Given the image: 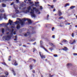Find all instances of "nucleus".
<instances>
[{"instance_id": "nucleus-14", "label": "nucleus", "mask_w": 77, "mask_h": 77, "mask_svg": "<svg viewBox=\"0 0 77 77\" xmlns=\"http://www.w3.org/2000/svg\"><path fill=\"white\" fill-rule=\"evenodd\" d=\"M27 34H26L24 35V36H27L30 35V33H29V32H27Z\"/></svg>"}, {"instance_id": "nucleus-54", "label": "nucleus", "mask_w": 77, "mask_h": 77, "mask_svg": "<svg viewBox=\"0 0 77 77\" xmlns=\"http://www.w3.org/2000/svg\"><path fill=\"white\" fill-rule=\"evenodd\" d=\"M55 11H56V9H54L53 10V12H55Z\"/></svg>"}, {"instance_id": "nucleus-7", "label": "nucleus", "mask_w": 77, "mask_h": 77, "mask_svg": "<svg viewBox=\"0 0 77 77\" xmlns=\"http://www.w3.org/2000/svg\"><path fill=\"white\" fill-rule=\"evenodd\" d=\"M41 47L44 48V49L45 51L47 52H48V53H50L48 51V50H47V49H46L45 48V47H44L43 45H41Z\"/></svg>"}, {"instance_id": "nucleus-56", "label": "nucleus", "mask_w": 77, "mask_h": 77, "mask_svg": "<svg viewBox=\"0 0 77 77\" xmlns=\"http://www.w3.org/2000/svg\"><path fill=\"white\" fill-rule=\"evenodd\" d=\"M14 3V2H12V3H11V5H13Z\"/></svg>"}, {"instance_id": "nucleus-46", "label": "nucleus", "mask_w": 77, "mask_h": 77, "mask_svg": "<svg viewBox=\"0 0 77 77\" xmlns=\"http://www.w3.org/2000/svg\"><path fill=\"white\" fill-rule=\"evenodd\" d=\"M29 3L30 4H33V2H29Z\"/></svg>"}, {"instance_id": "nucleus-60", "label": "nucleus", "mask_w": 77, "mask_h": 77, "mask_svg": "<svg viewBox=\"0 0 77 77\" xmlns=\"http://www.w3.org/2000/svg\"><path fill=\"white\" fill-rule=\"evenodd\" d=\"M40 9H42V6L41 7H40Z\"/></svg>"}, {"instance_id": "nucleus-53", "label": "nucleus", "mask_w": 77, "mask_h": 77, "mask_svg": "<svg viewBox=\"0 0 77 77\" xmlns=\"http://www.w3.org/2000/svg\"><path fill=\"white\" fill-rule=\"evenodd\" d=\"M36 42H35L34 43H33V44H33V45H35V44H36Z\"/></svg>"}, {"instance_id": "nucleus-39", "label": "nucleus", "mask_w": 77, "mask_h": 77, "mask_svg": "<svg viewBox=\"0 0 77 77\" xmlns=\"http://www.w3.org/2000/svg\"><path fill=\"white\" fill-rule=\"evenodd\" d=\"M35 31H33L32 32V34H33L34 33H35Z\"/></svg>"}, {"instance_id": "nucleus-52", "label": "nucleus", "mask_w": 77, "mask_h": 77, "mask_svg": "<svg viewBox=\"0 0 77 77\" xmlns=\"http://www.w3.org/2000/svg\"><path fill=\"white\" fill-rule=\"evenodd\" d=\"M39 3V2H35V4H38Z\"/></svg>"}, {"instance_id": "nucleus-16", "label": "nucleus", "mask_w": 77, "mask_h": 77, "mask_svg": "<svg viewBox=\"0 0 77 77\" xmlns=\"http://www.w3.org/2000/svg\"><path fill=\"white\" fill-rule=\"evenodd\" d=\"M0 12H4V10L3 8H2V9H0Z\"/></svg>"}, {"instance_id": "nucleus-55", "label": "nucleus", "mask_w": 77, "mask_h": 77, "mask_svg": "<svg viewBox=\"0 0 77 77\" xmlns=\"http://www.w3.org/2000/svg\"><path fill=\"white\" fill-rule=\"evenodd\" d=\"M9 33V32H7L6 33L7 35H8Z\"/></svg>"}, {"instance_id": "nucleus-6", "label": "nucleus", "mask_w": 77, "mask_h": 77, "mask_svg": "<svg viewBox=\"0 0 77 77\" xmlns=\"http://www.w3.org/2000/svg\"><path fill=\"white\" fill-rule=\"evenodd\" d=\"M72 40H70V42H69L70 44H75V43H76V40H73V41L72 42Z\"/></svg>"}, {"instance_id": "nucleus-21", "label": "nucleus", "mask_w": 77, "mask_h": 77, "mask_svg": "<svg viewBox=\"0 0 77 77\" xmlns=\"http://www.w3.org/2000/svg\"><path fill=\"white\" fill-rule=\"evenodd\" d=\"M2 5L3 7H5L6 6V4H5L4 3H2Z\"/></svg>"}, {"instance_id": "nucleus-13", "label": "nucleus", "mask_w": 77, "mask_h": 77, "mask_svg": "<svg viewBox=\"0 0 77 77\" xmlns=\"http://www.w3.org/2000/svg\"><path fill=\"white\" fill-rule=\"evenodd\" d=\"M14 8L16 10H15V11L17 13V14H18L19 12V10H17V8H16V7H14Z\"/></svg>"}, {"instance_id": "nucleus-59", "label": "nucleus", "mask_w": 77, "mask_h": 77, "mask_svg": "<svg viewBox=\"0 0 77 77\" xmlns=\"http://www.w3.org/2000/svg\"><path fill=\"white\" fill-rule=\"evenodd\" d=\"M13 33H14V35H15V34H16V32H14Z\"/></svg>"}, {"instance_id": "nucleus-37", "label": "nucleus", "mask_w": 77, "mask_h": 77, "mask_svg": "<svg viewBox=\"0 0 77 77\" xmlns=\"http://www.w3.org/2000/svg\"><path fill=\"white\" fill-rule=\"evenodd\" d=\"M73 54L74 56H77V53H74Z\"/></svg>"}, {"instance_id": "nucleus-23", "label": "nucleus", "mask_w": 77, "mask_h": 77, "mask_svg": "<svg viewBox=\"0 0 77 77\" xmlns=\"http://www.w3.org/2000/svg\"><path fill=\"white\" fill-rule=\"evenodd\" d=\"M12 72L13 73V74H14V75H16V74L14 69H12Z\"/></svg>"}, {"instance_id": "nucleus-9", "label": "nucleus", "mask_w": 77, "mask_h": 77, "mask_svg": "<svg viewBox=\"0 0 77 77\" xmlns=\"http://www.w3.org/2000/svg\"><path fill=\"white\" fill-rule=\"evenodd\" d=\"M58 12L59 16H61L62 15V13L61 12L60 10H58Z\"/></svg>"}, {"instance_id": "nucleus-34", "label": "nucleus", "mask_w": 77, "mask_h": 77, "mask_svg": "<svg viewBox=\"0 0 77 77\" xmlns=\"http://www.w3.org/2000/svg\"><path fill=\"white\" fill-rule=\"evenodd\" d=\"M54 75H51V74H50L49 75V77H52L54 76Z\"/></svg>"}, {"instance_id": "nucleus-28", "label": "nucleus", "mask_w": 77, "mask_h": 77, "mask_svg": "<svg viewBox=\"0 0 77 77\" xmlns=\"http://www.w3.org/2000/svg\"><path fill=\"white\" fill-rule=\"evenodd\" d=\"M72 64L71 63H68V64H67V66H72Z\"/></svg>"}, {"instance_id": "nucleus-17", "label": "nucleus", "mask_w": 77, "mask_h": 77, "mask_svg": "<svg viewBox=\"0 0 77 77\" xmlns=\"http://www.w3.org/2000/svg\"><path fill=\"white\" fill-rule=\"evenodd\" d=\"M49 44L50 45H51V46H52L53 47L55 46V45H54L53 44H52V43H51V42H49Z\"/></svg>"}, {"instance_id": "nucleus-18", "label": "nucleus", "mask_w": 77, "mask_h": 77, "mask_svg": "<svg viewBox=\"0 0 77 77\" xmlns=\"http://www.w3.org/2000/svg\"><path fill=\"white\" fill-rule=\"evenodd\" d=\"M48 6H50V7H51V8H54V5H49L48 4Z\"/></svg>"}, {"instance_id": "nucleus-63", "label": "nucleus", "mask_w": 77, "mask_h": 77, "mask_svg": "<svg viewBox=\"0 0 77 77\" xmlns=\"http://www.w3.org/2000/svg\"><path fill=\"white\" fill-rule=\"evenodd\" d=\"M75 47H73V49H75Z\"/></svg>"}, {"instance_id": "nucleus-25", "label": "nucleus", "mask_w": 77, "mask_h": 77, "mask_svg": "<svg viewBox=\"0 0 77 77\" xmlns=\"http://www.w3.org/2000/svg\"><path fill=\"white\" fill-rule=\"evenodd\" d=\"M4 19H7V16H6V15L5 14H4Z\"/></svg>"}, {"instance_id": "nucleus-64", "label": "nucleus", "mask_w": 77, "mask_h": 77, "mask_svg": "<svg viewBox=\"0 0 77 77\" xmlns=\"http://www.w3.org/2000/svg\"><path fill=\"white\" fill-rule=\"evenodd\" d=\"M20 46H21V44H19Z\"/></svg>"}, {"instance_id": "nucleus-15", "label": "nucleus", "mask_w": 77, "mask_h": 77, "mask_svg": "<svg viewBox=\"0 0 77 77\" xmlns=\"http://www.w3.org/2000/svg\"><path fill=\"white\" fill-rule=\"evenodd\" d=\"M20 24H17V29H20Z\"/></svg>"}, {"instance_id": "nucleus-2", "label": "nucleus", "mask_w": 77, "mask_h": 77, "mask_svg": "<svg viewBox=\"0 0 77 77\" xmlns=\"http://www.w3.org/2000/svg\"><path fill=\"white\" fill-rule=\"evenodd\" d=\"M17 19L20 20V23L21 26H23L24 24L25 23V21H26V20H27L28 21V23L29 24H31L32 23L31 20L29 19L24 18L22 20L21 19H20L19 18H17Z\"/></svg>"}, {"instance_id": "nucleus-27", "label": "nucleus", "mask_w": 77, "mask_h": 77, "mask_svg": "<svg viewBox=\"0 0 77 77\" xmlns=\"http://www.w3.org/2000/svg\"><path fill=\"white\" fill-rule=\"evenodd\" d=\"M75 7V6H72L71 7H70V8L71 9H73V8H74Z\"/></svg>"}, {"instance_id": "nucleus-44", "label": "nucleus", "mask_w": 77, "mask_h": 77, "mask_svg": "<svg viewBox=\"0 0 77 77\" xmlns=\"http://www.w3.org/2000/svg\"><path fill=\"white\" fill-rule=\"evenodd\" d=\"M0 77H7V76H4V75H2V76H1Z\"/></svg>"}, {"instance_id": "nucleus-22", "label": "nucleus", "mask_w": 77, "mask_h": 77, "mask_svg": "<svg viewBox=\"0 0 77 77\" xmlns=\"http://www.w3.org/2000/svg\"><path fill=\"white\" fill-rule=\"evenodd\" d=\"M14 23L16 24H18L20 23V22L19 21H16V22H14Z\"/></svg>"}, {"instance_id": "nucleus-42", "label": "nucleus", "mask_w": 77, "mask_h": 77, "mask_svg": "<svg viewBox=\"0 0 77 77\" xmlns=\"http://www.w3.org/2000/svg\"><path fill=\"white\" fill-rule=\"evenodd\" d=\"M33 50H34V51H33V52H34L35 51H36V49H35V48H34Z\"/></svg>"}, {"instance_id": "nucleus-29", "label": "nucleus", "mask_w": 77, "mask_h": 77, "mask_svg": "<svg viewBox=\"0 0 77 77\" xmlns=\"http://www.w3.org/2000/svg\"><path fill=\"white\" fill-rule=\"evenodd\" d=\"M15 39H14V40L15 41H16V40H17V35H16L15 36Z\"/></svg>"}, {"instance_id": "nucleus-43", "label": "nucleus", "mask_w": 77, "mask_h": 77, "mask_svg": "<svg viewBox=\"0 0 77 77\" xmlns=\"http://www.w3.org/2000/svg\"><path fill=\"white\" fill-rule=\"evenodd\" d=\"M54 57H57V54H54Z\"/></svg>"}, {"instance_id": "nucleus-58", "label": "nucleus", "mask_w": 77, "mask_h": 77, "mask_svg": "<svg viewBox=\"0 0 77 77\" xmlns=\"http://www.w3.org/2000/svg\"><path fill=\"white\" fill-rule=\"evenodd\" d=\"M23 47H26V45H23Z\"/></svg>"}, {"instance_id": "nucleus-20", "label": "nucleus", "mask_w": 77, "mask_h": 77, "mask_svg": "<svg viewBox=\"0 0 77 77\" xmlns=\"http://www.w3.org/2000/svg\"><path fill=\"white\" fill-rule=\"evenodd\" d=\"M69 3H66L65 4V5L64 6L65 7H66L67 6H69Z\"/></svg>"}, {"instance_id": "nucleus-49", "label": "nucleus", "mask_w": 77, "mask_h": 77, "mask_svg": "<svg viewBox=\"0 0 77 77\" xmlns=\"http://www.w3.org/2000/svg\"><path fill=\"white\" fill-rule=\"evenodd\" d=\"M32 72H33V73H35V70L34 69H33V70L32 71Z\"/></svg>"}, {"instance_id": "nucleus-31", "label": "nucleus", "mask_w": 77, "mask_h": 77, "mask_svg": "<svg viewBox=\"0 0 77 77\" xmlns=\"http://www.w3.org/2000/svg\"><path fill=\"white\" fill-rule=\"evenodd\" d=\"M40 44H41V45H42L43 42H42V40H41L40 41Z\"/></svg>"}, {"instance_id": "nucleus-51", "label": "nucleus", "mask_w": 77, "mask_h": 77, "mask_svg": "<svg viewBox=\"0 0 77 77\" xmlns=\"http://www.w3.org/2000/svg\"><path fill=\"white\" fill-rule=\"evenodd\" d=\"M33 61H34V62H36V61L35 60H34V59H33Z\"/></svg>"}, {"instance_id": "nucleus-57", "label": "nucleus", "mask_w": 77, "mask_h": 77, "mask_svg": "<svg viewBox=\"0 0 77 77\" xmlns=\"http://www.w3.org/2000/svg\"><path fill=\"white\" fill-rule=\"evenodd\" d=\"M54 2H56V0H53Z\"/></svg>"}, {"instance_id": "nucleus-38", "label": "nucleus", "mask_w": 77, "mask_h": 77, "mask_svg": "<svg viewBox=\"0 0 77 77\" xmlns=\"http://www.w3.org/2000/svg\"><path fill=\"white\" fill-rule=\"evenodd\" d=\"M49 17V15L48 14L47 15V19H48Z\"/></svg>"}, {"instance_id": "nucleus-10", "label": "nucleus", "mask_w": 77, "mask_h": 77, "mask_svg": "<svg viewBox=\"0 0 77 77\" xmlns=\"http://www.w3.org/2000/svg\"><path fill=\"white\" fill-rule=\"evenodd\" d=\"M64 48H63L62 49V50H63V51H66L68 50V48L67 47H64Z\"/></svg>"}, {"instance_id": "nucleus-35", "label": "nucleus", "mask_w": 77, "mask_h": 77, "mask_svg": "<svg viewBox=\"0 0 77 77\" xmlns=\"http://www.w3.org/2000/svg\"><path fill=\"white\" fill-rule=\"evenodd\" d=\"M11 56H9V58H8V60L9 61H11Z\"/></svg>"}, {"instance_id": "nucleus-61", "label": "nucleus", "mask_w": 77, "mask_h": 77, "mask_svg": "<svg viewBox=\"0 0 77 77\" xmlns=\"http://www.w3.org/2000/svg\"><path fill=\"white\" fill-rule=\"evenodd\" d=\"M60 26H61V27H62V26H63V25H61V24H60Z\"/></svg>"}, {"instance_id": "nucleus-62", "label": "nucleus", "mask_w": 77, "mask_h": 77, "mask_svg": "<svg viewBox=\"0 0 77 77\" xmlns=\"http://www.w3.org/2000/svg\"><path fill=\"white\" fill-rule=\"evenodd\" d=\"M9 24H10L9 22V23H7V25H9Z\"/></svg>"}, {"instance_id": "nucleus-5", "label": "nucleus", "mask_w": 77, "mask_h": 77, "mask_svg": "<svg viewBox=\"0 0 77 77\" xmlns=\"http://www.w3.org/2000/svg\"><path fill=\"white\" fill-rule=\"evenodd\" d=\"M13 62H14V64L13 63H12V64H13V65H15V66H17L18 64L16 60H13Z\"/></svg>"}, {"instance_id": "nucleus-36", "label": "nucleus", "mask_w": 77, "mask_h": 77, "mask_svg": "<svg viewBox=\"0 0 77 77\" xmlns=\"http://www.w3.org/2000/svg\"><path fill=\"white\" fill-rule=\"evenodd\" d=\"M49 49H50V50H51V51H52V50H53L54 49L53 47H51Z\"/></svg>"}, {"instance_id": "nucleus-19", "label": "nucleus", "mask_w": 77, "mask_h": 77, "mask_svg": "<svg viewBox=\"0 0 77 77\" xmlns=\"http://www.w3.org/2000/svg\"><path fill=\"white\" fill-rule=\"evenodd\" d=\"M33 58H30V59H29V62H31L33 61Z\"/></svg>"}, {"instance_id": "nucleus-26", "label": "nucleus", "mask_w": 77, "mask_h": 77, "mask_svg": "<svg viewBox=\"0 0 77 77\" xmlns=\"http://www.w3.org/2000/svg\"><path fill=\"white\" fill-rule=\"evenodd\" d=\"M13 26H12L11 27V28H15V24H12Z\"/></svg>"}, {"instance_id": "nucleus-48", "label": "nucleus", "mask_w": 77, "mask_h": 77, "mask_svg": "<svg viewBox=\"0 0 77 77\" xmlns=\"http://www.w3.org/2000/svg\"><path fill=\"white\" fill-rule=\"evenodd\" d=\"M2 63L3 64H4L5 65H6L5 63V62Z\"/></svg>"}, {"instance_id": "nucleus-11", "label": "nucleus", "mask_w": 77, "mask_h": 77, "mask_svg": "<svg viewBox=\"0 0 77 77\" xmlns=\"http://www.w3.org/2000/svg\"><path fill=\"white\" fill-rule=\"evenodd\" d=\"M64 23H65L66 25H70V24H71V23H68V22L66 20H65Z\"/></svg>"}, {"instance_id": "nucleus-24", "label": "nucleus", "mask_w": 77, "mask_h": 77, "mask_svg": "<svg viewBox=\"0 0 77 77\" xmlns=\"http://www.w3.org/2000/svg\"><path fill=\"white\" fill-rule=\"evenodd\" d=\"M5 29L4 28H3V29H2V33H4L5 32Z\"/></svg>"}, {"instance_id": "nucleus-3", "label": "nucleus", "mask_w": 77, "mask_h": 77, "mask_svg": "<svg viewBox=\"0 0 77 77\" xmlns=\"http://www.w3.org/2000/svg\"><path fill=\"white\" fill-rule=\"evenodd\" d=\"M33 10L31 9V12H30L32 17H36L35 15L34 14V10H35V12H39L38 14H40V12L39 11V10L38 9H36V7H33Z\"/></svg>"}, {"instance_id": "nucleus-33", "label": "nucleus", "mask_w": 77, "mask_h": 77, "mask_svg": "<svg viewBox=\"0 0 77 77\" xmlns=\"http://www.w3.org/2000/svg\"><path fill=\"white\" fill-rule=\"evenodd\" d=\"M63 16H61L59 18V19H63Z\"/></svg>"}, {"instance_id": "nucleus-41", "label": "nucleus", "mask_w": 77, "mask_h": 77, "mask_svg": "<svg viewBox=\"0 0 77 77\" xmlns=\"http://www.w3.org/2000/svg\"><path fill=\"white\" fill-rule=\"evenodd\" d=\"M55 28L54 27H52V31H54V29Z\"/></svg>"}, {"instance_id": "nucleus-12", "label": "nucleus", "mask_w": 77, "mask_h": 77, "mask_svg": "<svg viewBox=\"0 0 77 77\" xmlns=\"http://www.w3.org/2000/svg\"><path fill=\"white\" fill-rule=\"evenodd\" d=\"M9 23L10 25H12V23H13V20H11V19H9Z\"/></svg>"}, {"instance_id": "nucleus-4", "label": "nucleus", "mask_w": 77, "mask_h": 77, "mask_svg": "<svg viewBox=\"0 0 77 77\" xmlns=\"http://www.w3.org/2000/svg\"><path fill=\"white\" fill-rule=\"evenodd\" d=\"M39 55L41 57L42 59H43L44 58H45L46 56L45 55H44L43 54H41V52H39Z\"/></svg>"}, {"instance_id": "nucleus-32", "label": "nucleus", "mask_w": 77, "mask_h": 77, "mask_svg": "<svg viewBox=\"0 0 77 77\" xmlns=\"http://www.w3.org/2000/svg\"><path fill=\"white\" fill-rule=\"evenodd\" d=\"M5 74L6 75H8L9 73L8 72H5Z\"/></svg>"}, {"instance_id": "nucleus-1", "label": "nucleus", "mask_w": 77, "mask_h": 77, "mask_svg": "<svg viewBox=\"0 0 77 77\" xmlns=\"http://www.w3.org/2000/svg\"><path fill=\"white\" fill-rule=\"evenodd\" d=\"M6 29L7 30H8V31L11 32V33H10V35H8V36H4V37L5 39V40H8V38H9L10 40L11 38V37H12V36H13L14 29H10V28H8V27L6 28Z\"/></svg>"}, {"instance_id": "nucleus-47", "label": "nucleus", "mask_w": 77, "mask_h": 77, "mask_svg": "<svg viewBox=\"0 0 77 77\" xmlns=\"http://www.w3.org/2000/svg\"><path fill=\"white\" fill-rule=\"evenodd\" d=\"M72 36L73 37H74V34L73 33H72Z\"/></svg>"}, {"instance_id": "nucleus-40", "label": "nucleus", "mask_w": 77, "mask_h": 77, "mask_svg": "<svg viewBox=\"0 0 77 77\" xmlns=\"http://www.w3.org/2000/svg\"><path fill=\"white\" fill-rule=\"evenodd\" d=\"M63 42H68V41H67V40H63Z\"/></svg>"}, {"instance_id": "nucleus-30", "label": "nucleus", "mask_w": 77, "mask_h": 77, "mask_svg": "<svg viewBox=\"0 0 77 77\" xmlns=\"http://www.w3.org/2000/svg\"><path fill=\"white\" fill-rule=\"evenodd\" d=\"M29 67H30V69H33V68H32L33 66H32V64H30V65L29 66Z\"/></svg>"}, {"instance_id": "nucleus-8", "label": "nucleus", "mask_w": 77, "mask_h": 77, "mask_svg": "<svg viewBox=\"0 0 77 77\" xmlns=\"http://www.w3.org/2000/svg\"><path fill=\"white\" fill-rule=\"evenodd\" d=\"M27 9H28V10H26V12H29L30 10V9H31V7H28Z\"/></svg>"}, {"instance_id": "nucleus-50", "label": "nucleus", "mask_w": 77, "mask_h": 77, "mask_svg": "<svg viewBox=\"0 0 77 77\" xmlns=\"http://www.w3.org/2000/svg\"><path fill=\"white\" fill-rule=\"evenodd\" d=\"M16 1L17 3H19V0H16Z\"/></svg>"}, {"instance_id": "nucleus-45", "label": "nucleus", "mask_w": 77, "mask_h": 77, "mask_svg": "<svg viewBox=\"0 0 77 77\" xmlns=\"http://www.w3.org/2000/svg\"><path fill=\"white\" fill-rule=\"evenodd\" d=\"M52 37V38H55V35H53Z\"/></svg>"}]
</instances>
